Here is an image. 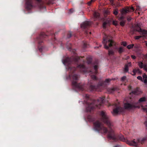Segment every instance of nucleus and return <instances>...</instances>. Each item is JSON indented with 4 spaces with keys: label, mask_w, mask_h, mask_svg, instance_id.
I'll return each mask as SVG.
<instances>
[{
    "label": "nucleus",
    "mask_w": 147,
    "mask_h": 147,
    "mask_svg": "<svg viewBox=\"0 0 147 147\" xmlns=\"http://www.w3.org/2000/svg\"><path fill=\"white\" fill-rule=\"evenodd\" d=\"M146 97H144L140 98L138 100V102L136 103V106L140 107L142 108V106H143L142 105V103L143 102H145L146 100Z\"/></svg>",
    "instance_id": "obj_6"
},
{
    "label": "nucleus",
    "mask_w": 147,
    "mask_h": 147,
    "mask_svg": "<svg viewBox=\"0 0 147 147\" xmlns=\"http://www.w3.org/2000/svg\"><path fill=\"white\" fill-rule=\"evenodd\" d=\"M143 82L145 84L147 83V76L145 74L143 75Z\"/></svg>",
    "instance_id": "obj_17"
},
{
    "label": "nucleus",
    "mask_w": 147,
    "mask_h": 147,
    "mask_svg": "<svg viewBox=\"0 0 147 147\" xmlns=\"http://www.w3.org/2000/svg\"><path fill=\"white\" fill-rule=\"evenodd\" d=\"M141 37H142L141 36H136L135 37V38L136 39H138Z\"/></svg>",
    "instance_id": "obj_30"
},
{
    "label": "nucleus",
    "mask_w": 147,
    "mask_h": 147,
    "mask_svg": "<svg viewBox=\"0 0 147 147\" xmlns=\"http://www.w3.org/2000/svg\"><path fill=\"white\" fill-rule=\"evenodd\" d=\"M131 57L134 59H135L136 58V57L135 56L133 55H132L131 56Z\"/></svg>",
    "instance_id": "obj_40"
},
{
    "label": "nucleus",
    "mask_w": 147,
    "mask_h": 147,
    "mask_svg": "<svg viewBox=\"0 0 147 147\" xmlns=\"http://www.w3.org/2000/svg\"><path fill=\"white\" fill-rule=\"evenodd\" d=\"M69 76L70 78H71V77H70V76Z\"/></svg>",
    "instance_id": "obj_48"
},
{
    "label": "nucleus",
    "mask_w": 147,
    "mask_h": 147,
    "mask_svg": "<svg viewBox=\"0 0 147 147\" xmlns=\"http://www.w3.org/2000/svg\"><path fill=\"white\" fill-rule=\"evenodd\" d=\"M146 46H147V45H146Z\"/></svg>",
    "instance_id": "obj_50"
},
{
    "label": "nucleus",
    "mask_w": 147,
    "mask_h": 147,
    "mask_svg": "<svg viewBox=\"0 0 147 147\" xmlns=\"http://www.w3.org/2000/svg\"><path fill=\"white\" fill-rule=\"evenodd\" d=\"M124 106L125 109L128 110L133 109L135 108H140V107L136 106V105H132L131 104L128 103H125Z\"/></svg>",
    "instance_id": "obj_5"
},
{
    "label": "nucleus",
    "mask_w": 147,
    "mask_h": 147,
    "mask_svg": "<svg viewBox=\"0 0 147 147\" xmlns=\"http://www.w3.org/2000/svg\"><path fill=\"white\" fill-rule=\"evenodd\" d=\"M91 24V22L89 21H85L81 25V27L82 28H85Z\"/></svg>",
    "instance_id": "obj_11"
},
{
    "label": "nucleus",
    "mask_w": 147,
    "mask_h": 147,
    "mask_svg": "<svg viewBox=\"0 0 147 147\" xmlns=\"http://www.w3.org/2000/svg\"><path fill=\"white\" fill-rule=\"evenodd\" d=\"M36 0L38 1H39V2L40 1V0Z\"/></svg>",
    "instance_id": "obj_45"
},
{
    "label": "nucleus",
    "mask_w": 147,
    "mask_h": 147,
    "mask_svg": "<svg viewBox=\"0 0 147 147\" xmlns=\"http://www.w3.org/2000/svg\"><path fill=\"white\" fill-rule=\"evenodd\" d=\"M146 126L147 128V125H146Z\"/></svg>",
    "instance_id": "obj_49"
},
{
    "label": "nucleus",
    "mask_w": 147,
    "mask_h": 147,
    "mask_svg": "<svg viewBox=\"0 0 147 147\" xmlns=\"http://www.w3.org/2000/svg\"><path fill=\"white\" fill-rule=\"evenodd\" d=\"M132 93H133V94H137V93H136V92L135 91H133L132 92Z\"/></svg>",
    "instance_id": "obj_41"
},
{
    "label": "nucleus",
    "mask_w": 147,
    "mask_h": 147,
    "mask_svg": "<svg viewBox=\"0 0 147 147\" xmlns=\"http://www.w3.org/2000/svg\"><path fill=\"white\" fill-rule=\"evenodd\" d=\"M78 76L76 74L74 75L72 77L73 80L72 82V84L73 86H75L76 88H79L82 89V88L80 87L79 84H77V82L76 81L78 79Z\"/></svg>",
    "instance_id": "obj_4"
},
{
    "label": "nucleus",
    "mask_w": 147,
    "mask_h": 147,
    "mask_svg": "<svg viewBox=\"0 0 147 147\" xmlns=\"http://www.w3.org/2000/svg\"><path fill=\"white\" fill-rule=\"evenodd\" d=\"M124 18V17L123 16H122L119 18V20L121 21L120 23V25L122 26H124L126 22L125 20H123Z\"/></svg>",
    "instance_id": "obj_12"
},
{
    "label": "nucleus",
    "mask_w": 147,
    "mask_h": 147,
    "mask_svg": "<svg viewBox=\"0 0 147 147\" xmlns=\"http://www.w3.org/2000/svg\"><path fill=\"white\" fill-rule=\"evenodd\" d=\"M138 64L140 67L143 68L145 71H147V64H143L142 62H139Z\"/></svg>",
    "instance_id": "obj_10"
},
{
    "label": "nucleus",
    "mask_w": 147,
    "mask_h": 147,
    "mask_svg": "<svg viewBox=\"0 0 147 147\" xmlns=\"http://www.w3.org/2000/svg\"><path fill=\"white\" fill-rule=\"evenodd\" d=\"M146 138H143L142 140V141H144V140H146Z\"/></svg>",
    "instance_id": "obj_42"
},
{
    "label": "nucleus",
    "mask_w": 147,
    "mask_h": 147,
    "mask_svg": "<svg viewBox=\"0 0 147 147\" xmlns=\"http://www.w3.org/2000/svg\"><path fill=\"white\" fill-rule=\"evenodd\" d=\"M122 44L124 46H125L127 45V43L125 42H122Z\"/></svg>",
    "instance_id": "obj_32"
},
{
    "label": "nucleus",
    "mask_w": 147,
    "mask_h": 147,
    "mask_svg": "<svg viewBox=\"0 0 147 147\" xmlns=\"http://www.w3.org/2000/svg\"><path fill=\"white\" fill-rule=\"evenodd\" d=\"M122 140L123 141H124V140H125V139H124V140H123V139H122Z\"/></svg>",
    "instance_id": "obj_46"
},
{
    "label": "nucleus",
    "mask_w": 147,
    "mask_h": 147,
    "mask_svg": "<svg viewBox=\"0 0 147 147\" xmlns=\"http://www.w3.org/2000/svg\"><path fill=\"white\" fill-rule=\"evenodd\" d=\"M124 110L123 108L119 107L113 110V114H117L119 113L123 112L124 111Z\"/></svg>",
    "instance_id": "obj_7"
},
{
    "label": "nucleus",
    "mask_w": 147,
    "mask_h": 147,
    "mask_svg": "<svg viewBox=\"0 0 147 147\" xmlns=\"http://www.w3.org/2000/svg\"><path fill=\"white\" fill-rule=\"evenodd\" d=\"M129 8L130 10H131V11H133L134 10V9L133 7H131L130 8Z\"/></svg>",
    "instance_id": "obj_34"
},
{
    "label": "nucleus",
    "mask_w": 147,
    "mask_h": 147,
    "mask_svg": "<svg viewBox=\"0 0 147 147\" xmlns=\"http://www.w3.org/2000/svg\"><path fill=\"white\" fill-rule=\"evenodd\" d=\"M102 43L104 45V48L106 49H108L114 44V42L112 39H109L108 37L106 39H103Z\"/></svg>",
    "instance_id": "obj_2"
},
{
    "label": "nucleus",
    "mask_w": 147,
    "mask_h": 147,
    "mask_svg": "<svg viewBox=\"0 0 147 147\" xmlns=\"http://www.w3.org/2000/svg\"><path fill=\"white\" fill-rule=\"evenodd\" d=\"M141 8L139 6H137L136 7V10L137 11H140L141 10Z\"/></svg>",
    "instance_id": "obj_29"
},
{
    "label": "nucleus",
    "mask_w": 147,
    "mask_h": 147,
    "mask_svg": "<svg viewBox=\"0 0 147 147\" xmlns=\"http://www.w3.org/2000/svg\"><path fill=\"white\" fill-rule=\"evenodd\" d=\"M140 142V139H138L137 141L136 142L134 140L131 141H127V144L130 146H136L137 145L138 143Z\"/></svg>",
    "instance_id": "obj_8"
},
{
    "label": "nucleus",
    "mask_w": 147,
    "mask_h": 147,
    "mask_svg": "<svg viewBox=\"0 0 147 147\" xmlns=\"http://www.w3.org/2000/svg\"><path fill=\"white\" fill-rule=\"evenodd\" d=\"M113 13L115 15H117L118 14V11L117 9H116L113 12Z\"/></svg>",
    "instance_id": "obj_24"
},
{
    "label": "nucleus",
    "mask_w": 147,
    "mask_h": 147,
    "mask_svg": "<svg viewBox=\"0 0 147 147\" xmlns=\"http://www.w3.org/2000/svg\"><path fill=\"white\" fill-rule=\"evenodd\" d=\"M111 3H112L113 1V0H109Z\"/></svg>",
    "instance_id": "obj_43"
},
{
    "label": "nucleus",
    "mask_w": 147,
    "mask_h": 147,
    "mask_svg": "<svg viewBox=\"0 0 147 147\" xmlns=\"http://www.w3.org/2000/svg\"><path fill=\"white\" fill-rule=\"evenodd\" d=\"M139 70L138 69L137 70L136 69H134L133 70V72L134 73V74H133V75H135V72H137V71H138Z\"/></svg>",
    "instance_id": "obj_35"
},
{
    "label": "nucleus",
    "mask_w": 147,
    "mask_h": 147,
    "mask_svg": "<svg viewBox=\"0 0 147 147\" xmlns=\"http://www.w3.org/2000/svg\"><path fill=\"white\" fill-rule=\"evenodd\" d=\"M94 15L95 18H97L99 16V14L98 12H95L94 14Z\"/></svg>",
    "instance_id": "obj_20"
},
{
    "label": "nucleus",
    "mask_w": 147,
    "mask_h": 147,
    "mask_svg": "<svg viewBox=\"0 0 147 147\" xmlns=\"http://www.w3.org/2000/svg\"><path fill=\"white\" fill-rule=\"evenodd\" d=\"M78 67H80V68H84V65H79Z\"/></svg>",
    "instance_id": "obj_39"
},
{
    "label": "nucleus",
    "mask_w": 147,
    "mask_h": 147,
    "mask_svg": "<svg viewBox=\"0 0 147 147\" xmlns=\"http://www.w3.org/2000/svg\"><path fill=\"white\" fill-rule=\"evenodd\" d=\"M131 63H129L126 64L125 66V68L124 69V71L125 72H127L128 71V67H131Z\"/></svg>",
    "instance_id": "obj_14"
},
{
    "label": "nucleus",
    "mask_w": 147,
    "mask_h": 147,
    "mask_svg": "<svg viewBox=\"0 0 147 147\" xmlns=\"http://www.w3.org/2000/svg\"><path fill=\"white\" fill-rule=\"evenodd\" d=\"M111 80L110 79H107L105 81V82L107 83L109 82V81H110Z\"/></svg>",
    "instance_id": "obj_37"
},
{
    "label": "nucleus",
    "mask_w": 147,
    "mask_h": 147,
    "mask_svg": "<svg viewBox=\"0 0 147 147\" xmlns=\"http://www.w3.org/2000/svg\"><path fill=\"white\" fill-rule=\"evenodd\" d=\"M134 46V45L133 44H131V45H128L127 46V47L128 49H131V48H132Z\"/></svg>",
    "instance_id": "obj_23"
},
{
    "label": "nucleus",
    "mask_w": 147,
    "mask_h": 147,
    "mask_svg": "<svg viewBox=\"0 0 147 147\" xmlns=\"http://www.w3.org/2000/svg\"><path fill=\"white\" fill-rule=\"evenodd\" d=\"M91 76V77L92 78L93 80H96V77L95 76V75H91L90 74Z\"/></svg>",
    "instance_id": "obj_26"
},
{
    "label": "nucleus",
    "mask_w": 147,
    "mask_h": 147,
    "mask_svg": "<svg viewBox=\"0 0 147 147\" xmlns=\"http://www.w3.org/2000/svg\"><path fill=\"white\" fill-rule=\"evenodd\" d=\"M118 51L120 53H122L123 51L122 48V47H120Z\"/></svg>",
    "instance_id": "obj_25"
},
{
    "label": "nucleus",
    "mask_w": 147,
    "mask_h": 147,
    "mask_svg": "<svg viewBox=\"0 0 147 147\" xmlns=\"http://www.w3.org/2000/svg\"><path fill=\"white\" fill-rule=\"evenodd\" d=\"M126 77L125 76H123L121 78V80L122 81H124L126 79Z\"/></svg>",
    "instance_id": "obj_31"
},
{
    "label": "nucleus",
    "mask_w": 147,
    "mask_h": 147,
    "mask_svg": "<svg viewBox=\"0 0 147 147\" xmlns=\"http://www.w3.org/2000/svg\"><path fill=\"white\" fill-rule=\"evenodd\" d=\"M70 59H67L63 61V63L65 65H67L69 64L70 62L69 61Z\"/></svg>",
    "instance_id": "obj_16"
},
{
    "label": "nucleus",
    "mask_w": 147,
    "mask_h": 147,
    "mask_svg": "<svg viewBox=\"0 0 147 147\" xmlns=\"http://www.w3.org/2000/svg\"><path fill=\"white\" fill-rule=\"evenodd\" d=\"M113 52L112 50H109V55H112L113 54Z\"/></svg>",
    "instance_id": "obj_28"
},
{
    "label": "nucleus",
    "mask_w": 147,
    "mask_h": 147,
    "mask_svg": "<svg viewBox=\"0 0 147 147\" xmlns=\"http://www.w3.org/2000/svg\"><path fill=\"white\" fill-rule=\"evenodd\" d=\"M146 108H145L144 106H142V109L144 112H146L147 114V106H146Z\"/></svg>",
    "instance_id": "obj_22"
},
{
    "label": "nucleus",
    "mask_w": 147,
    "mask_h": 147,
    "mask_svg": "<svg viewBox=\"0 0 147 147\" xmlns=\"http://www.w3.org/2000/svg\"><path fill=\"white\" fill-rule=\"evenodd\" d=\"M129 12H131V11L130 10L129 8H127L125 9H123L121 11V13L122 15L125 14Z\"/></svg>",
    "instance_id": "obj_13"
},
{
    "label": "nucleus",
    "mask_w": 147,
    "mask_h": 147,
    "mask_svg": "<svg viewBox=\"0 0 147 147\" xmlns=\"http://www.w3.org/2000/svg\"><path fill=\"white\" fill-rule=\"evenodd\" d=\"M137 78L140 80H141L143 82V80L142 77L141 76H138L137 77Z\"/></svg>",
    "instance_id": "obj_27"
},
{
    "label": "nucleus",
    "mask_w": 147,
    "mask_h": 147,
    "mask_svg": "<svg viewBox=\"0 0 147 147\" xmlns=\"http://www.w3.org/2000/svg\"><path fill=\"white\" fill-rule=\"evenodd\" d=\"M131 19V17H128V18H127V20L129 21H130Z\"/></svg>",
    "instance_id": "obj_38"
},
{
    "label": "nucleus",
    "mask_w": 147,
    "mask_h": 147,
    "mask_svg": "<svg viewBox=\"0 0 147 147\" xmlns=\"http://www.w3.org/2000/svg\"><path fill=\"white\" fill-rule=\"evenodd\" d=\"M100 115L102 117L101 121L109 126V129L108 130L107 127L102 125L98 121L94 123L95 127L98 129L99 133L103 135H105L107 134L108 137L109 138L113 140L115 139L116 137L115 136L114 130L112 128V125L110 123L109 117L105 112L103 111L101 112Z\"/></svg>",
    "instance_id": "obj_1"
},
{
    "label": "nucleus",
    "mask_w": 147,
    "mask_h": 147,
    "mask_svg": "<svg viewBox=\"0 0 147 147\" xmlns=\"http://www.w3.org/2000/svg\"><path fill=\"white\" fill-rule=\"evenodd\" d=\"M114 147H117V146H115Z\"/></svg>",
    "instance_id": "obj_47"
},
{
    "label": "nucleus",
    "mask_w": 147,
    "mask_h": 147,
    "mask_svg": "<svg viewBox=\"0 0 147 147\" xmlns=\"http://www.w3.org/2000/svg\"><path fill=\"white\" fill-rule=\"evenodd\" d=\"M95 0H91L90 1L88 2V4L89 5H90L92 2L94 1Z\"/></svg>",
    "instance_id": "obj_33"
},
{
    "label": "nucleus",
    "mask_w": 147,
    "mask_h": 147,
    "mask_svg": "<svg viewBox=\"0 0 147 147\" xmlns=\"http://www.w3.org/2000/svg\"><path fill=\"white\" fill-rule=\"evenodd\" d=\"M97 65H95V66H94V71L93 72V73L94 74H96L97 73Z\"/></svg>",
    "instance_id": "obj_19"
},
{
    "label": "nucleus",
    "mask_w": 147,
    "mask_h": 147,
    "mask_svg": "<svg viewBox=\"0 0 147 147\" xmlns=\"http://www.w3.org/2000/svg\"><path fill=\"white\" fill-rule=\"evenodd\" d=\"M135 30L140 33V34L142 35V37L146 38L147 37V30H144L143 29H141L138 26V24L136 26Z\"/></svg>",
    "instance_id": "obj_3"
},
{
    "label": "nucleus",
    "mask_w": 147,
    "mask_h": 147,
    "mask_svg": "<svg viewBox=\"0 0 147 147\" xmlns=\"http://www.w3.org/2000/svg\"><path fill=\"white\" fill-rule=\"evenodd\" d=\"M110 21L109 20H107L104 22L103 24V27L104 28H105L106 27L109 25Z\"/></svg>",
    "instance_id": "obj_15"
},
{
    "label": "nucleus",
    "mask_w": 147,
    "mask_h": 147,
    "mask_svg": "<svg viewBox=\"0 0 147 147\" xmlns=\"http://www.w3.org/2000/svg\"><path fill=\"white\" fill-rule=\"evenodd\" d=\"M104 98H100L98 100V101L99 102H101L102 103H103L104 102Z\"/></svg>",
    "instance_id": "obj_21"
},
{
    "label": "nucleus",
    "mask_w": 147,
    "mask_h": 147,
    "mask_svg": "<svg viewBox=\"0 0 147 147\" xmlns=\"http://www.w3.org/2000/svg\"><path fill=\"white\" fill-rule=\"evenodd\" d=\"M92 104H91L88 107L86 108L87 111H90L93 108L92 107Z\"/></svg>",
    "instance_id": "obj_18"
},
{
    "label": "nucleus",
    "mask_w": 147,
    "mask_h": 147,
    "mask_svg": "<svg viewBox=\"0 0 147 147\" xmlns=\"http://www.w3.org/2000/svg\"><path fill=\"white\" fill-rule=\"evenodd\" d=\"M144 42L145 43L146 45V46L147 45V42L146 41H145Z\"/></svg>",
    "instance_id": "obj_44"
},
{
    "label": "nucleus",
    "mask_w": 147,
    "mask_h": 147,
    "mask_svg": "<svg viewBox=\"0 0 147 147\" xmlns=\"http://www.w3.org/2000/svg\"><path fill=\"white\" fill-rule=\"evenodd\" d=\"M113 24L116 25L117 24V21H113Z\"/></svg>",
    "instance_id": "obj_36"
},
{
    "label": "nucleus",
    "mask_w": 147,
    "mask_h": 147,
    "mask_svg": "<svg viewBox=\"0 0 147 147\" xmlns=\"http://www.w3.org/2000/svg\"><path fill=\"white\" fill-rule=\"evenodd\" d=\"M26 8L28 9H30L33 7V6L32 5L31 0H26Z\"/></svg>",
    "instance_id": "obj_9"
}]
</instances>
